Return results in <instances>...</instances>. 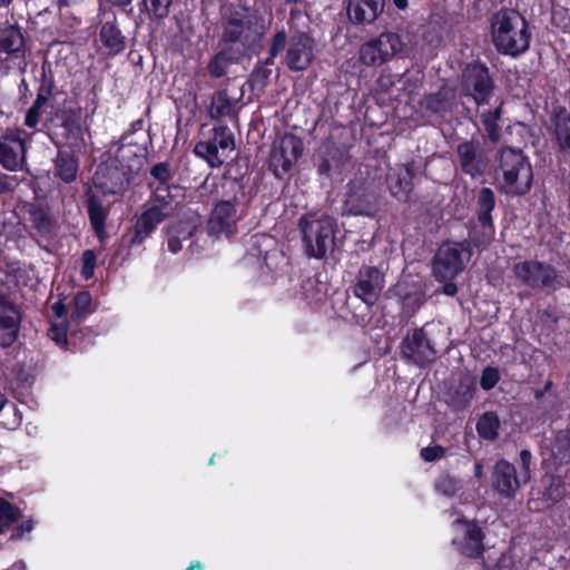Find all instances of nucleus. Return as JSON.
<instances>
[{"mask_svg": "<svg viewBox=\"0 0 570 570\" xmlns=\"http://www.w3.org/2000/svg\"><path fill=\"white\" fill-rule=\"evenodd\" d=\"M22 517L21 509L12 502L0 498V533H4Z\"/></svg>", "mask_w": 570, "mask_h": 570, "instance_id": "43", "label": "nucleus"}, {"mask_svg": "<svg viewBox=\"0 0 570 570\" xmlns=\"http://www.w3.org/2000/svg\"><path fill=\"white\" fill-rule=\"evenodd\" d=\"M148 153V148L136 149L135 147L119 142L116 154L112 157L125 165L128 171L138 174L146 163Z\"/></svg>", "mask_w": 570, "mask_h": 570, "instance_id": "34", "label": "nucleus"}, {"mask_svg": "<svg viewBox=\"0 0 570 570\" xmlns=\"http://www.w3.org/2000/svg\"><path fill=\"white\" fill-rule=\"evenodd\" d=\"M476 393V384L473 377L463 376L450 397V405L456 412L466 410Z\"/></svg>", "mask_w": 570, "mask_h": 570, "instance_id": "36", "label": "nucleus"}, {"mask_svg": "<svg viewBox=\"0 0 570 570\" xmlns=\"http://www.w3.org/2000/svg\"><path fill=\"white\" fill-rule=\"evenodd\" d=\"M27 220L30 224L32 237L50 239L55 230V220L50 216L49 210L40 203H27L23 206Z\"/></svg>", "mask_w": 570, "mask_h": 570, "instance_id": "24", "label": "nucleus"}, {"mask_svg": "<svg viewBox=\"0 0 570 570\" xmlns=\"http://www.w3.org/2000/svg\"><path fill=\"white\" fill-rule=\"evenodd\" d=\"M512 273L521 285L533 291H544L550 294L563 287L564 279L558 269L538 259L514 263Z\"/></svg>", "mask_w": 570, "mask_h": 570, "instance_id": "4", "label": "nucleus"}, {"mask_svg": "<svg viewBox=\"0 0 570 570\" xmlns=\"http://www.w3.org/2000/svg\"><path fill=\"white\" fill-rule=\"evenodd\" d=\"M70 321L76 326L95 312L91 294L88 291L78 292L70 302Z\"/></svg>", "mask_w": 570, "mask_h": 570, "instance_id": "40", "label": "nucleus"}, {"mask_svg": "<svg viewBox=\"0 0 570 570\" xmlns=\"http://www.w3.org/2000/svg\"><path fill=\"white\" fill-rule=\"evenodd\" d=\"M75 327L76 326L72 327L71 333H79V343H69L70 345L77 346L80 351H85L95 344V337L97 336V333L94 332L92 328L85 327L77 330Z\"/></svg>", "mask_w": 570, "mask_h": 570, "instance_id": "55", "label": "nucleus"}, {"mask_svg": "<svg viewBox=\"0 0 570 570\" xmlns=\"http://www.w3.org/2000/svg\"><path fill=\"white\" fill-rule=\"evenodd\" d=\"M520 463H521V472L520 478L522 479L523 484L529 482L531 479V463H532V453L530 450L523 449L520 451Z\"/></svg>", "mask_w": 570, "mask_h": 570, "instance_id": "58", "label": "nucleus"}, {"mask_svg": "<svg viewBox=\"0 0 570 570\" xmlns=\"http://www.w3.org/2000/svg\"><path fill=\"white\" fill-rule=\"evenodd\" d=\"M400 81V78L397 75H393L390 72H383L380 75V77L376 80L377 87L383 92H389L395 83Z\"/></svg>", "mask_w": 570, "mask_h": 570, "instance_id": "61", "label": "nucleus"}, {"mask_svg": "<svg viewBox=\"0 0 570 570\" xmlns=\"http://www.w3.org/2000/svg\"><path fill=\"white\" fill-rule=\"evenodd\" d=\"M237 99L229 97L227 89H218L210 97L208 107V116L213 120L220 122L228 118L230 120L237 118L236 110Z\"/></svg>", "mask_w": 570, "mask_h": 570, "instance_id": "29", "label": "nucleus"}, {"mask_svg": "<svg viewBox=\"0 0 570 570\" xmlns=\"http://www.w3.org/2000/svg\"><path fill=\"white\" fill-rule=\"evenodd\" d=\"M374 210L372 195L365 189L351 188L343 204L344 214L353 216H370Z\"/></svg>", "mask_w": 570, "mask_h": 570, "instance_id": "31", "label": "nucleus"}, {"mask_svg": "<svg viewBox=\"0 0 570 570\" xmlns=\"http://www.w3.org/2000/svg\"><path fill=\"white\" fill-rule=\"evenodd\" d=\"M314 39L306 32H297L288 40L285 63L291 71L306 70L314 59Z\"/></svg>", "mask_w": 570, "mask_h": 570, "instance_id": "20", "label": "nucleus"}, {"mask_svg": "<svg viewBox=\"0 0 570 570\" xmlns=\"http://www.w3.org/2000/svg\"><path fill=\"white\" fill-rule=\"evenodd\" d=\"M235 45L236 43H222V48L218 50L219 53H224V58L232 65L239 62L247 50L243 47H235Z\"/></svg>", "mask_w": 570, "mask_h": 570, "instance_id": "56", "label": "nucleus"}, {"mask_svg": "<svg viewBox=\"0 0 570 570\" xmlns=\"http://www.w3.org/2000/svg\"><path fill=\"white\" fill-rule=\"evenodd\" d=\"M455 154L462 174L478 179L488 173L491 164L490 151L479 138L472 137L459 142Z\"/></svg>", "mask_w": 570, "mask_h": 570, "instance_id": "10", "label": "nucleus"}, {"mask_svg": "<svg viewBox=\"0 0 570 570\" xmlns=\"http://www.w3.org/2000/svg\"><path fill=\"white\" fill-rule=\"evenodd\" d=\"M414 171L410 165H405L397 170L390 171L386 175V186L394 198L399 202L407 203L411 200Z\"/></svg>", "mask_w": 570, "mask_h": 570, "instance_id": "26", "label": "nucleus"}, {"mask_svg": "<svg viewBox=\"0 0 570 570\" xmlns=\"http://www.w3.org/2000/svg\"><path fill=\"white\" fill-rule=\"evenodd\" d=\"M455 524L464 527L463 534L453 539L452 543L456 551L469 559L483 558L485 552V533L475 520H469L464 517L456 518Z\"/></svg>", "mask_w": 570, "mask_h": 570, "instance_id": "18", "label": "nucleus"}, {"mask_svg": "<svg viewBox=\"0 0 570 570\" xmlns=\"http://www.w3.org/2000/svg\"><path fill=\"white\" fill-rule=\"evenodd\" d=\"M502 115H503V101L502 100L495 108L483 110L480 114V119H481V122H482L484 131H485V137L493 145L499 144L501 140L500 121L502 119Z\"/></svg>", "mask_w": 570, "mask_h": 570, "instance_id": "37", "label": "nucleus"}, {"mask_svg": "<svg viewBox=\"0 0 570 570\" xmlns=\"http://www.w3.org/2000/svg\"><path fill=\"white\" fill-rule=\"evenodd\" d=\"M404 42L397 32L384 31L364 42L358 50V59L366 67H381L402 52Z\"/></svg>", "mask_w": 570, "mask_h": 570, "instance_id": "8", "label": "nucleus"}, {"mask_svg": "<svg viewBox=\"0 0 570 570\" xmlns=\"http://www.w3.org/2000/svg\"><path fill=\"white\" fill-rule=\"evenodd\" d=\"M298 229L306 255L323 259L334 245L337 223L333 216L309 210L299 217Z\"/></svg>", "mask_w": 570, "mask_h": 570, "instance_id": "3", "label": "nucleus"}, {"mask_svg": "<svg viewBox=\"0 0 570 570\" xmlns=\"http://www.w3.org/2000/svg\"><path fill=\"white\" fill-rule=\"evenodd\" d=\"M553 126V136L559 153L563 158H570V114L557 115Z\"/></svg>", "mask_w": 570, "mask_h": 570, "instance_id": "41", "label": "nucleus"}, {"mask_svg": "<svg viewBox=\"0 0 570 570\" xmlns=\"http://www.w3.org/2000/svg\"><path fill=\"white\" fill-rule=\"evenodd\" d=\"M183 197V188L177 184L171 183L168 187L156 186L146 207L156 209L163 218L167 219L175 215Z\"/></svg>", "mask_w": 570, "mask_h": 570, "instance_id": "23", "label": "nucleus"}, {"mask_svg": "<svg viewBox=\"0 0 570 570\" xmlns=\"http://www.w3.org/2000/svg\"><path fill=\"white\" fill-rule=\"evenodd\" d=\"M35 523L31 519L22 521L20 524L14 527L10 534V540L18 541L23 538L26 533H29L33 530Z\"/></svg>", "mask_w": 570, "mask_h": 570, "instance_id": "62", "label": "nucleus"}, {"mask_svg": "<svg viewBox=\"0 0 570 570\" xmlns=\"http://www.w3.org/2000/svg\"><path fill=\"white\" fill-rule=\"evenodd\" d=\"M401 357L413 363L420 367H426L434 362L436 351L426 337L423 327H416L407 332L406 336L402 340L400 345Z\"/></svg>", "mask_w": 570, "mask_h": 570, "instance_id": "16", "label": "nucleus"}, {"mask_svg": "<svg viewBox=\"0 0 570 570\" xmlns=\"http://www.w3.org/2000/svg\"><path fill=\"white\" fill-rule=\"evenodd\" d=\"M303 153V142L295 135H285L278 149H275L269 159V168L276 178L282 179L288 174L293 165L298 160Z\"/></svg>", "mask_w": 570, "mask_h": 570, "instance_id": "19", "label": "nucleus"}, {"mask_svg": "<svg viewBox=\"0 0 570 570\" xmlns=\"http://www.w3.org/2000/svg\"><path fill=\"white\" fill-rule=\"evenodd\" d=\"M464 252H470L463 243L443 244L433 257L432 272L438 282L453 281L465 266Z\"/></svg>", "mask_w": 570, "mask_h": 570, "instance_id": "13", "label": "nucleus"}, {"mask_svg": "<svg viewBox=\"0 0 570 570\" xmlns=\"http://www.w3.org/2000/svg\"><path fill=\"white\" fill-rule=\"evenodd\" d=\"M491 37L497 51L517 58L530 48L529 22L518 11L501 9L493 14Z\"/></svg>", "mask_w": 570, "mask_h": 570, "instance_id": "1", "label": "nucleus"}, {"mask_svg": "<svg viewBox=\"0 0 570 570\" xmlns=\"http://www.w3.org/2000/svg\"><path fill=\"white\" fill-rule=\"evenodd\" d=\"M492 488L502 498L513 499L523 483L515 466L504 459L495 462L491 474Z\"/></svg>", "mask_w": 570, "mask_h": 570, "instance_id": "22", "label": "nucleus"}, {"mask_svg": "<svg viewBox=\"0 0 570 570\" xmlns=\"http://www.w3.org/2000/svg\"><path fill=\"white\" fill-rule=\"evenodd\" d=\"M445 453L446 449L444 446L435 444L423 448L420 455L425 462H434L442 459Z\"/></svg>", "mask_w": 570, "mask_h": 570, "instance_id": "60", "label": "nucleus"}, {"mask_svg": "<svg viewBox=\"0 0 570 570\" xmlns=\"http://www.w3.org/2000/svg\"><path fill=\"white\" fill-rule=\"evenodd\" d=\"M86 206L90 226L95 235L102 242L106 236L108 209L104 207L100 198L95 194L88 196Z\"/></svg>", "mask_w": 570, "mask_h": 570, "instance_id": "35", "label": "nucleus"}, {"mask_svg": "<svg viewBox=\"0 0 570 570\" xmlns=\"http://www.w3.org/2000/svg\"><path fill=\"white\" fill-rule=\"evenodd\" d=\"M384 285L385 274L380 268L362 265L351 287L354 296L371 307L379 301Z\"/></svg>", "mask_w": 570, "mask_h": 570, "instance_id": "17", "label": "nucleus"}, {"mask_svg": "<svg viewBox=\"0 0 570 570\" xmlns=\"http://www.w3.org/2000/svg\"><path fill=\"white\" fill-rule=\"evenodd\" d=\"M346 13L353 24L373 23L384 11L385 0H345Z\"/></svg>", "mask_w": 570, "mask_h": 570, "instance_id": "25", "label": "nucleus"}, {"mask_svg": "<svg viewBox=\"0 0 570 570\" xmlns=\"http://www.w3.org/2000/svg\"><path fill=\"white\" fill-rule=\"evenodd\" d=\"M495 194L490 187H482L476 195L478 222L481 229L473 227L469 232L472 245L476 248H485L494 238L495 228L492 212L495 208Z\"/></svg>", "mask_w": 570, "mask_h": 570, "instance_id": "11", "label": "nucleus"}, {"mask_svg": "<svg viewBox=\"0 0 570 570\" xmlns=\"http://www.w3.org/2000/svg\"><path fill=\"white\" fill-rule=\"evenodd\" d=\"M119 142L137 148H148L151 146L150 136L144 131V119H137L130 124L119 138Z\"/></svg>", "mask_w": 570, "mask_h": 570, "instance_id": "42", "label": "nucleus"}, {"mask_svg": "<svg viewBox=\"0 0 570 570\" xmlns=\"http://www.w3.org/2000/svg\"><path fill=\"white\" fill-rule=\"evenodd\" d=\"M461 88L465 96L471 97L474 104L481 107L490 104L497 85L487 63L475 59L462 68Z\"/></svg>", "mask_w": 570, "mask_h": 570, "instance_id": "6", "label": "nucleus"}, {"mask_svg": "<svg viewBox=\"0 0 570 570\" xmlns=\"http://www.w3.org/2000/svg\"><path fill=\"white\" fill-rule=\"evenodd\" d=\"M551 452L560 464H568L570 462V438L557 436L552 443Z\"/></svg>", "mask_w": 570, "mask_h": 570, "instance_id": "48", "label": "nucleus"}, {"mask_svg": "<svg viewBox=\"0 0 570 570\" xmlns=\"http://www.w3.org/2000/svg\"><path fill=\"white\" fill-rule=\"evenodd\" d=\"M150 176L158 181L157 186H171L173 173L170 164L167 161L158 163L150 168Z\"/></svg>", "mask_w": 570, "mask_h": 570, "instance_id": "51", "label": "nucleus"}, {"mask_svg": "<svg viewBox=\"0 0 570 570\" xmlns=\"http://www.w3.org/2000/svg\"><path fill=\"white\" fill-rule=\"evenodd\" d=\"M287 33L284 29L278 30L272 38L268 49V61L274 62L275 58L285 49Z\"/></svg>", "mask_w": 570, "mask_h": 570, "instance_id": "52", "label": "nucleus"}, {"mask_svg": "<svg viewBox=\"0 0 570 570\" xmlns=\"http://www.w3.org/2000/svg\"><path fill=\"white\" fill-rule=\"evenodd\" d=\"M272 65H274V62H269L268 58H266L254 67L249 76V82L253 88L263 89L266 87L272 75V69L269 68Z\"/></svg>", "mask_w": 570, "mask_h": 570, "instance_id": "46", "label": "nucleus"}, {"mask_svg": "<svg viewBox=\"0 0 570 570\" xmlns=\"http://www.w3.org/2000/svg\"><path fill=\"white\" fill-rule=\"evenodd\" d=\"M453 99L452 88L442 85L438 91L425 95L420 106L426 114L444 118L452 110Z\"/></svg>", "mask_w": 570, "mask_h": 570, "instance_id": "27", "label": "nucleus"}, {"mask_svg": "<svg viewBox=\"0 0 570 570\" xmlns=\"http://www.w3.org/2000/svg\"><path fill=\"white\" fill-rule=\"evenodd\" d=\"M497 176L502 178V189L510 196H524L532 188L533 170L530 158L518 148L502 146L495 156Z\"/></svg>", "mask_w": 570, "mask_h": 570, "instance_id": "2", "label": "nucleus"}, {"mask_svg": "<svg viewBox=\"0 0 570 570\" xmlns=\"http://www.w3.org/2000/svg\"><path fill=\"white\" fill-rule=\"evenodd\" d=\"M174 0H138L139 14L153 22H163L170 14Z\"/></svg>", "mask_w": 570, "mask_h": 570, "instance_id": "38", "label": "nucleus"}, {"mask_svg": "<svg viewBox=\"0 0 570 570\" xmlns=\"http://www.w3.org/2000/svg\"><path fill=\"white\" fill-rule=\"evenodd\" d=\"M435 491L445 497H454L459 491V482L450 474H441L434 483Z\"/></svg>", "mask_w": 570, "mask_h": 570, "instance_id": "50", "label": "nucleus"}, {"mask_svg": "<svg viewBox=\"0 0 570 570\" xmlns=\"http://www.w3.org/2000/svg\"><path fill=\"white\" fill-rule=\"evenodd\" d=\"M82 109L75 99H65L57 112L61 127L68 136H76L81 131Z\"/></svg>", "mask_w": 570, "mask_h": 570, "instance_id": "32", "label": "nucleus"}, {"mask_svg": "<svg viewBox=\"0 0 570 570\" xmlns=\"http://www.w3.org/2000/svg\"><path fill=\"white\" fill-rule=\"evenodd\" d=\"M38 91L55 95L56 91V79L52 69V63L45 59L41 63V71L38 78Z\"/></svg>", "mask_w": 570, "mask_h": 570, "instance_id": "47", "label": "nucleus"}, {"mask_svg": "<svg viewBox=\"0 0 570 570\" xmlns=\"http://www.w3.org/2000/svg\"><path fill=\"white\" fill-rule=\"evenodd\" d=\"M42 112L43 109L39 106L37 107V105L32 102V105L26 111L23 125L29 129H37Z\"/></svg>", "mask_w": 570, "mask_h": 570, "instance_id": "59", "label": "nucleus"}, {"mask_svg": "<svg viewBox=\"0 0 570 570\" xmlns=\"http://www.w3.org/2000/svg\"><path fill=\"white\" fill-rule=\"evenodd\" d=\"M163 218L156 209L145 208L134 225V233L130 238V246L141 245L163 223Z\"/></svg>", "mask_w": 570, "mask_h": 570, "instance_id": "30", "label": "nucleus"}, {"mask_svg": "<svg viewBox=\"0 0 570 570\" xmlns=\"http://www.w3.org/2000/svg\"><path fill=\"white\" fill-rule=\"evenodd\" d=\"M563 495V482L560 479L551 478L549 487L546 488L544 497L552 502H559Z\"/></svg>", "mask_w": 570, "mask_h": 570, "instance_id": "57", "label": "nucleus"}, {"mask_svg": "<svg viewBox=\"0 0 570 570\" xmlns=\"http://www.w3.org/2000/svg\"><path fill=\"white\" fill-rule=\"evenodd\" d=\"M228 184L229 188L235 191L233 198L217 202L207 223L209 234L216 237L234 236L237 232V223L242 219L237 205L245 195L244 187L238 179H230Z\"/></svg>", "mask_w": 570, "mask_h": 570, "instance_id": "5", "label": "nucleus"}, {"mask_svg": "<svg viewBox=\"0 0 570 570\" xmlns=\"http://www.w3.org/2000/svg\"><path fill=\"white\" fill-rule=\"evenodd\" d=\"M73 326L76 325L70 320L60 325H52L48 335L57 344L79 343V333H71Z\"/></svg>", "mask_w": 570, "mask_h": 570, "instance_id": "45", "label": "nucleus"}, {"mask_svg": "<svg viewBox=\"0 0 570 570\" xmlns=\"http://www.w3.org/2000/svg\"><path fill=\"white\" fill-rule=\"evenodd\" d=\"M26 31L17 22L0 26V63L21 71L27 67Z\"/></svg>", "mask_w": 570, "mask_h": 570, "instance_id": "9", "label": "nucleus"}, {"mask_svg": "<svg viewBox=\"0 0 570 570\" xmlns=\"http://www.w3.org/2000/svg\"><path fill=\"white\" fill-rule=\"evenodd\" d=\"M26 130L20 127L7 128L0 135V167L16 173L26 163L27 141Z\"/></svg>", "mask_w": 570, "mask_h": 570, "instance_id": "14", "label": "nucleus"}, {"mask_svg": "<svg viewBox=\"0 0 570 570\" xmlns=\"http://www.w3.org/2000/svg\"><path fill=\"white\" fill-rule=\"evenodd\" d=\"M230 66L232 63L224 58V53L217 51L209 60L207 71L212 78L219 79L226 76Z\"/></svg>", "mask_w": 570, "mask_h": 570, "instance_id": "49", "label": "nucleus"}, {"mask_svg": "<svg viewBox=\"0 0 570 570\" xmlns=\"http://www.w3.org/2000/svg\"><path fill=\"white\" fill-rule=\"evenodd\" d=\"M234 148V134L227 125L218 124L210 129L204 139L196 142L194 154L215 168L224 164L228 153Z\"/></svg>", "mask_w": 570, "mask_h": 570, "instance_id": "7", "label": "nucleus"}, {"mask_svg": "<svg viewBox=\"0 0 570 570\" xmlns=\"http://www.w3.org/2000/svg\"><path fill=\"white\" fill-rule=\"evenodd\" d=\"M252 22L238 17H230L224 27L220 43H238L244 49L250 48Z\"/></svg>", "mask_w": 570, "mask_h": 570, "instance_id": "28", "label": "nucleus"}, {"mask_svg": "<svg viewBox=\"0 0 570 570\" xmlns=\"http://www.w3.org/2000/svg\"><path fill=\"white\" fill-rule=\"evenodd\" d=\"M55 176L65 184H71L77 179L79 171V159L69 150L57 151L53 159Z\"/></svg>", "mask_w": 570, "mask_h": 570, "instance_id": "33", "label": "nucleus"}, {"mask_svg": "<svg viewBox=\"0 0 570 570\" xmlns=\"http://www.w3.org/2000/svg\"><path fill=\"white\" fill-rule=\"evenodd\" d=\"M134 175L136 174L128 171L125 165L109 156L98 165L94 184L105 195H118L129 187Z\"/></svg>", "mask_w": 570, "mask_h": 570, "instance_id": "12", "label": "nucleus"}, {"mask_svg": "<svg viewBox=\"0 0 570 570\" xmlns=\"http://www.w3.org/2000/svg\"><path fill=\"white\" fill-rule=\"evenodd\" d=\"M22 315L19 307L0 294V347H10L19 337Z\"/></svg>", "mask_w": 570, "mask_h": 570, "instance_id": "21", "label": "nucleus"}, {"mask_svg": "<svg viewBox=\"0 0 570 570\" xmlns=\"http://www.w3.org/2000/svg\"><path fill=\"white\" fill-rule=\"evenodd\" d=\"M35 523L31 519L22 521L20 524L14 527L10 534V540L18 541L23 538L26 533H29L33 530Z\"/></svg>", "mask_w": 570, "mask_h": 570, "instance_id": "63", "label": "nucleus"}, {"mask_svg": "<svg viewBox=\"0 0 570 570\" xmlns=\"http://www.w3.org/2000/svg\"><path fill=\"white\" fill-rule=\"evenodd\" d=\"M394 295L397 297L402 309L406 313L413 314L424 304V296L421 292L411 293L406 288L397 286L394 289Z\"/></svg>", "mask_w": 570, "mask_h": 570, "instance_id": "44", "label": "nucleus"}, {"mask_svg": "<svg viewBox=\"0 0 570 570\" xmlns=\"http://www.w3.org/2000/svg\"><path fill=\"white\" fill-rule=\"evenodd\" d=\"M97 256L92 249H86L81 255L80 274L85 279H90L95 274Z\"/></svg>", "mask_w": 570, "mask_h": 570, "instance_id": "54", "label": "nucleus"}, {"mask_svg": "<svg viewBox=\"0 0 570 570\" xmlns=\"http://www.w3.org/2000/svg\"><path fill=\"white\" fill-rule=\"evenodd\" d=\"M501 375L498 367L487 366L480 377V386L483 391L492 390L500 381Z\"/></svg>", "mask_w": 570, "mask_h": 570, "instance_id": "53", "label": "nucleus"}, {"mask_svg": "<svg viewBox=\"0 0 570 570\" xmlns=\"http://www.w3.org/2000/svg\"><path fill=\"white\" fill-rule=\"evenodd\" d=\"M98 18H100L98 37L101 47L106 49L108 56L120 55L127 48V37L120 29L117 13L100 3Z\"/></svg>", "mask_w": 570, "mask_h": 570, "instance_id": "15", "label": "nucleus"}, {"mask_svg": "<svg viewBox=\"0 0 570 570\" xmlns=\"http://www.w3.org/2000/svg\"><path fill=\"white\" fill-rule=\"evenodd\" d=\"M475 430L480 439L494 442L501 430V420L495 411H485L479 415Z\"/></svg>", "mask_w": 570, "mask_h": 570, "instance_id": "39", "label": "nucleus"}, {"mask_svg": "<svg viewBox=\"0 0 570 570\" xmlns=\"http://www.w3.org/2000/svg\"><path fill=\"white\" fill-rule=\"evenodd\" d=\"M132 1L134 0H99V4L104 3L108 8H118L120 11L130 14L132 13Z\"/></svg>", "mask_w": 570, "mask_h": 570, "instance_id": "64", "label": "nucleus"}]
</instances>
